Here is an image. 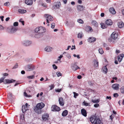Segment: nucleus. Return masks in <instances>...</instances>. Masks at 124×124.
I'll use <instances>...</instances> for the list:
<instances>
[{
	"mask_svg": "<svg viewBox=\"0 0 124 124\" xmlns=\"http://www.w3.org/2000/svg\"><path fill=\"white\" fill-rule=\"evenodd\" d=\"M89 119L92 124H102L103 123L100 119L96 116L95 115H92L90 117Z\"/></svg>",
	"mask_w": 124,
	"mask_h": 124,
	"instance_id": "obj_1",
	"label": "nucleus"
},
{
	"mask_svg": "<svg viewBox=\"0 0 124 124\" xmlns=\"http://www.w3.org/2000/svg\"><path fill=\"white\" fill-rule=\"evenodd\" d=\"M45 106V104L41 102L37 104L36 106L34 108V111L38 114H40L41 112V110Z\"/></svg>",
	"mask_w": 124,
	"mask_h": 124,
	"instance_id": "obj_2",
	"label": "nucleus"
},
{
	"mask_svg": "<svg viewBox=\"0 0 124 124\" xmlns=\"http://www.w3.org/2000/svg\"><path fill=\"white\" fill-rule=\"evenodd\" d=\"M45 31L44 28L41 26L37 27L35 30V31L36 32H38L39 33H41L44 32Z\"/></svg>",
	"mask_w": 124,
	"mask_h": 124,
	"instance_id": "obj_3",
	"label": "nucleus"
},
{
	"mask_svg": "<svg viewBox=\"0 0 124 124\" xmlns=\"http://www.w3.org/2000/svg\"><path fill=\"white\" fill-rule=\"evenodd\" d=\"M44 17L46 18V22L47 23H49L50 21H52L53 20V18L51 15L47 14L44 15Z\"/></svg>",
	"mask_w": 124,
	"mask_h": 124,
	"instance_id": "obj_4",
	"label": "nucleus"
},
{
	"mask_svg": "<svg viewBox=\"0 0 124 124\" xmlns=\"http://www.w3.org/2000/svg\"><path fill=\"white\" fill-rule=\"evenodd\" d=\"M61 110L60 108L56 105H54L52 106L51 110L53 111H59Z\"/></svg>",
	"mask_w": 124,
	"mask_h": 124,
	"instance_id": "obj_5",
	"label": "nucleus"
},
{
	"mask_svg": "<svg viewBox=\"0 0 124 124\" xmlns=\"http://www.w3.org/2000/svg\"><path fill=\"white\" fill-rule=\"evenodd\" d=\"M34 66L32 64H29L26 66L25 69L27 71L32 70L34 69Z\"/></svg>",
	"mask_w": 124,
	"mask_h": 124,
	"instance_id": "obj_6",
	"label": "nucleus"
},
{
	"mask_svg": "<svg viewBox=\"0 0 124 124\" xmlns=\"http://www.w3.org/2000/svg\"><path fill=\"white\" fill-rule=\"evenodd\" d=\"M49 117V115L47 113L44 114L42 115V119L43 121H46L48 119Z\"/></svg>",
	"mask_w": 124,
	"mask_h": 124,
	"instance_id": "obj_7",
	"label": "nucleus"
},
{
	"mask_svg": "<svg viewBox=\"0 0 124 124\" xmlns=\"http://www.w3.org/2000/svg\"><path fill=\"white\" fill-rule=\"evenodd\" d=\"M111 38L114 39L115 40L118 37V33L116 32H114L111 35Z\"/></svg>",
	"mask_w": 124,
	"mask_h": 124,
	"instance_id": "obj_8",
	"label": "nucleus"
},
{
	"mask_svg": "<svg viewBox=\"0 0 124 124\" xmlns=\"http://www.w3.org/2000/svg\"><path fill=\"white\" fill-rule=\"evenodd\" d=\"M59 104L60 105L62 106H63L64 105V102L63 101V99L62 97L59 98Z\"/></svg>",
	"mask_w": 124,
	"mask_h": 124,
	"instance_id": "obj_9",
	"label": "nucleus"
},
{
	"mask_svg": "<svg viewBox=\"0 0 124 124\" xmlns=\"http://www.w3.org/2000/svg\"><path fill=\"white\" fill-rule=\"evenodd\" d=\"M119 85L117 84H115L112 85V88L114 90H117L119 89Z\"/></svg>",
	"mask_w": 124,
	"mask_h": 124,
	"instance_id": "obj_10",
	"label": "nucleus"
},
{
	"mask_svg": "<svg viewBox=\"0 0 124 124\" xmlns=\"http://www.w3.org/2000/svg\"><path fill=\"white\" fill-rule=\"evenodd\" d=\"M15 80L13 79L9 80L5 79L4 80V82L5 84H9L12 83L14 82Z\"/></svg>",
	"mask_w": 124,
	"mask_h": 124,
	"instance_id": "obj_11",
	"label": "nucleus"
},
{
	"mask_svg": "<svg viewBox=\"0 0 124 124\" xmlns=\"http://www.w3.org/2000/svg\"><path fill=\"white\" fill-rule=\"evenodd\" d=\"M23 43L24 46H27L30 45L31 43V42L29 41L26 40L23 41Z\"/></svg>",
	"mask_w": 124,
	"mask_h": 124,
	"instance_id": "obj_12",
	"label": "nucleus"
},
{
	"mask_svg": "<svg viewBox=\"0 0 124 124\" xmlns=\"http://www.w3.org/2000/svg\"><path fill=\"white\" fill-rule=\"evenodd\" d=\"M85 29L88 32H92L93 31V30L92 27L88 26H87L85 27Z\"/></svg>",
	"mask_w": 124,
	"mask_h": 124,
	"instance_id": "obj_13",
	"label": "nucleus"
},
{
	"mask_svg": "<svg viewBox=\"0 0 124 124\" xmlns=\"http://www.w3.org/2000/svg\"><path fill=\"white\" fill-rule=\"evenodd\" d=\"M25 2L28 5H31L33 4V1L31 0H25Z\"/></svg>",
	"mask_w": 124,
	"mask_h": 124,
	"instance_id": "obj_14",
	"label": "nucleus"
},
{
	"mask_svg": "<svg viewBox=\"0 0 124 124\" xmlns=\"http://www.w3.org/2000/svg\"><path fill=\"white\" fill-rule=\"evenodd\" d=\"M61 6V3L60 2H57L55 3L54 5V7H55L56 8H58Z\"/></svg>",
	"mask_w": 124,
	"mask_h": 124,
	"instance_id": "obj_15",
	"label": "nucleus"
},
{
	"mask_svg": "<svg viewBox=\"0 0 124 124\" xmlns=\"http://www.w3.org/2000/svg\"><path fill=\"white\" fill-rule=\"evenodd\" d=\"M106 24L107 25H111L112 23L113 22L112 20L110 19L107 20L105 22Z\"/></svg>",
	"mask_w": 124,
	"mask_h": 124,
	"instance_id": "obj_16",
	"label": "nucleus"
},
{
	"mask_svg": "<svg viewBox=\"0 0 124 124\" xmlns=\"http://www.w3.org/2000/svg\"><path fill=\"white\" fill-rule=\"evenodd\" d=\"M96 40V39L95 38L92 37L89 38L88 39V41L90 43L94 42Z\"/></svg>",
	"mask_w": 124,
	"mask_h": 124,
	"instance_id": "obj_17",
	"label": "nucleus"
},
{
	"mask_svg": "<svg viewBox=\"0 0 124 124\" xmlns=\"http://www.w3.org/2000/svg\"><path fill=\"white\" fill-rule=\"evenodd\" d=\"M81 113L82 114L85 116H87L86 111L85 110L84 108L82 109L81 110Z\"/></svg>",
	"mask_w": 124,
	"mask_h": 124,
	"instance_id": "obj_18",
	"label": "nucleus"
},
{
	"mask_svg": "<svg viewBox=\"0 0 124 124\" xmlns=\"http://www.w3.org/2000/svg\"><path fill=\"white\" fill-rule=\"evenodd\" d=\"M118 27L119 28H122L124 26V23L122 21L118 22L117 23Z\"/></svg>",
	"mask_w": 124,
	"mask_h": 124,
	"instance_id": "obj_19",
	"label": "nucleus"
},
{
	"mask_svg": "<svg viewBox=\"0 0 124 124\" xmlns=\"http://www.w3.org/2000/svg\"><path fill=\"white\" fill-rule=\"evenodd\" d=\"M124 56V55L123 54H121L118 57V60L119 62H120Z\"/></svg>",
	"mask_w": 124,
	"mask_h": 124,
	"instance_id": "obj_20",
	"label": "nucleus"
},
{
	"mask_svg": "<svg viewBox=\"0 0 124 124\" xmlns=\"http://www.w3.org/2000/svg\"><path fill=\"white\" fill-rule=\"evenodd\" d=\"M28 109V108L27 107V105L26 106H25L23 105L22 107V110L23 113H24Z\"/></svg>",
	"mask_w": 124,
	"mask_h": 124,
	"instance_id": "obj_21",
	"label": "nucleus"
},
{
	"mask_svg": "<svg viewBox=\"0 0 124 124\" xmlns=\"http://www.w3.org/2000/svg\"><path fill=\"white\" fill-rule=\"evenodd\" d=\"M16 30L17 29L15 27H13L10 30V33H13L16 32Z\"/></svg>",
	"mask_w": 124,
	"mask_h": 124,
	"instance_id": "obj_22",
	"label": "nucleus"
},
{
	"mask_svg": "<svg viewBox=\"0 0 124 124\" xmlns=\"http://www.w3.org/2000/svg\"><path fill=\"white\" fill-rule=\"evenodd\" d=\"M109 11L110 12L113 14H115L116 13V12L115 9L113 8H110Z\"/></svg>",
	"mask_w": 124,
	"mask_h": 124,
	"instance_id": "obj_23",
	"label": "nucleus"
},
{
	"mask_svg": "<svg viewBox=\"0 0 124 124\" xmlns=\"http://www.w3.org/2000/svg\"><path fill=\"white\" fill-rule=\"evenodd\" d=\"M72 69L73 70L75 71L77 69H80V68L77 65L74 64L72 67Z\"/></svg>",
	"mask_w": 124,
	"mask_h": 124,
	"instance_id": "obj_24",
	"label": "nucleus"
},
{
	"mask_svg": "<svg viewBox=\"0 0 124 124\" xmlns=\"http://www.w3.org/2000/svg\"><path fill=\"white\" fill-rule=\"evenodd\" d=\"M91 23L93 25L97 27L98 26L97 23L95 20H92V22Z\"/></svg>",
	"mask_w": 124,
	"mask_h": 124,
	"instance_id": "obj_25",
	"label": "nucleus"
},
{
	"mask_svg": "<svg viewBox=\"0 0 124 124\" xmlns=\"http://www.w3.org/2000/svg\"><path fill=\"white\" fill-rule=\"evenodd\" d=\"M68 113L67 110H65L63 111L62 114V115L63 116H66Z\"/></svg>",
	"mask_w": 124,
	"mask_h": 124,
	"instance_id": "obj_26",
	"label": "nucleus"
},
{
	"mask_svg": "<svg viewBox=\"0 0 124 124\" xmlns=\"http://www.w3.org/2000/svg\"><path fill=\"white\" fill-rule=\"evenodd\" d=\"M94 65L95 67H98V61L97 60L95 59L94 60Z\"/></svg>",
	"mask_w": 124,
	"mask_h": 124,
	"instance_id": "obj_27",
	"label": "nucleus"
},
{
	"mask_svg": "<svg viewBox=\"0 0 124 124\" xmlns=\"http://www.w3.org/2000/svg\"><path fill=\"white\" fill-rule=\"evenodd\" d=\"M52 49V48L51 47H50L48 46L46 47L45 49V51L47 52H49L51 51Z\"/></svg>",
	"mask_w": 124,
	"mask_h": 124,
	"instance_id": "obj_28",
	"label": "nucleus"
},
{
	"mask_svg": "<svg viewBox=\"0 0 124 124\" xmlns=\"http://www.w3.org/2000/svg\"><path fill=\"white\" fill-rule=\"evenodd\" d=\"M63 54H64L68 58L70 59L71 58V56L70 54H69L68 53H66V52H64Z\"/></svg>",
	"mask_w": 124,
	"mask_h": 124,
	"instance_id": "obj_29",
	"label": "nucleus"
},
{
	"mask_svg": "<svg viewBox=\"0 0 124 124\" xmlns=\"http://www.w3.org/2000/svg\"><path fill=\"white\" fill-rule=\"evenodd\" d=\"M101 26V27L103 29H105L107 27V25L102 23L100 24Z\"/></svg>",
	"mask_w": 124,
	"mask_h": 124,
	"instance_id": "obj_30",
	"label": "nucleus"
},
{
	"mask_svg": "<svg viewBox=\"0 0 124 124\" xmlns=\"http://www.w3.org/2000/svg\"><path fill=\"white\" fill-rule=\"evenodd\" d=\"M77 8L78 10L80 11L83 10L84 9L83 6L81 5L78 6L77 7Z\"/></svg>",
	"mask_w": 124,
	"mask_h": 124,
	"instance_id": "obj_31",
	"label": "nucleus"
},
{
	"mask_svg": "<svg viewBox=\"0 0 124 124\" xmlns=\"http://www.w3.org/2000/svg\"><path fill=\"white\" fill-rule=\"evenodd\" d=\"M42 34H40V33L36 34L35 35V37L37 38H40V37H42Z\"/></svg>",
	"mask_w": 124,
	"mask_h": 124,
	"instance_id": "obj_32",
	"label": "nucleus"
},
{
	"mask_svg": "<svg viewBox=\"0 0 124 124\" xmlns=\"http://www.w3.org/2000/svg\"><path fill=\"white\" fill-rule=\"evenodd\" d=\"M102 69L103 70V72H104L106 74L107 73L108 69L106 66H105L103 67L102 68Z\"/></svg>",
	"mask_w": 124,
	"mask_h": 124,
	"instance_id": "obj_33",
	"label": "nucleus"
},
{
	"mask_svg": "<svg viewBox=\"0 0 124 124\" xmlns=\"http://www.w3.org/2000/svg\"><path fill=\"white\" fill-rule=\"evenodd\" d=\"M12 93L10 92H9L8 94V99H12Z\"/></svg>",
	"mask_w": 124,
	"mask_h": 124,
	"instance_id": "obj_34",
	"label": "nucleus"
},
{
	"mask_svg": "<svg viewBox=\"0 0 124 124\" xmlns=\"http://www.w3.org/2000/svg\"><path fill=\"white\" fill-rule=\"evenodd\" d=\"M26 10L23 9H19L18 10V12L20 13L23 14L26 13Z\"/></svg>",
	"mask_w": 124,
	"mask_h": 124,
	"instance_id": "obj_35",
	"label": "nucleus"
},
{
	"mask_svg": "<svg viewBox=\"0 0 124 124\" xmlns=\"http://www.w3.org/2000/svg\"><path fill=\"white\" fill-rule=\"evenodd\" d=\"M83 35L82 33H79L78 34V38H81Z\"/></svg>",
	"mask_w": 124,
	"mask_h": 124,
	"instance_id": "obj_36",
	"label": "nucleus"
},
{
	"mask_svg": "<svg viewBox=\"0 0 124 124\" xmlns=\"http://www.w3.org/2000/svg\"><path fill=\"white\" fill-rule=\"evenodd\" d=\"M99 52L101 54H102L104 53L103 49L102 48H100L98 50Z\"/></svg>",
	"mask_w": 124,
	"mask_h": 124,
	"instance_id": "obj_37",
	"label": "nucleus"
},
{
	"mask_svg": "<svg viewBox=\"0 0 124 124\" xmlns=\"http://www.w3.org/2000/svg\"><path fill=\"white\" fill-rule=\"evenodd\" d=\"M77 22L83 24L84 23L83 21L81 19H78L77 21Z\"/></svg>",
	"mask_w": 124,
	"mask_h": 124,
	"instance_id": "obj_38",
	"label": "nucleus"
},
{
	"mask_svg": "<svg viewBox=\"0 0 124 124\" xmlns=\"http://www.w3.org/2000/svg\"><path fill=\"white\" fill-rule=\"evenodd\" d=\"M100 101V100L99 99H97L96 100H92V101L94 103H98Z\"/></svg>",
	"mask_w": 124,
	"mask_h": 124,
	"instance_id": "obj_39",
	"label": "nucleus"
},
{
	"mask_svg": "<svg viewBox=\"0 0 124 124\" xmlns=\"http://www.w3.org/2000/svg\"><path fill=\"white\" fill-rule=\"evenodd\" d=\"M73 93L74 94V97L75 98H76L79 95V94L78 93H77L75 92H73Z\"/></svg>",
	"mask_w": 124,
	"mask_h": 124,
	"instance_id": "obj_40",
	"label": "nucleus"
},
{
	"mask_svg": "<svg viewBox=\"0 0 124 124\" xmlns=\"http://www.w3.org/2000/svg\"><path fill=\"white\" fill-rule=\"evenodd\" d=\"M120 91L122 93H124V86H122L120 88Z\"/></svg>",
	"mask_w": 124,
	"mask_h": 124,
	"instance_id": "obj_41",
	"label": "nucleus"
},
{
	"mask_svg": "<svg viewBox=\"0 0 124 124\" xmlns=\"http://www.w3.org/2000/svg\"><path fill=\"white\" fill-rule=\"evenodd\" d=\"M34 75H32L31 76L27 77V78L29 79H33L34 78Z\"/></svg>",
	"mask_w": 124,
	"mask_h": 124,
	"instance_id": "obj_42",
	"label": "nucleus"
},
{
	"mask_svg": "<svg viewBox=\"0 0 124 124\" xmlns=\"http://www.w3.org/2000/svg\"><path fill=\"white\" fill-rule=\"evenodd\" d=\"M84 105L86 106H90V104L87 103L85 101H84L83 103Z\"/></svg>",
	"mask_w": 124,
	"mask_h": 124,
	"instance_id": "obj_43",
	"label": "nucleus"
},
{
	"mask_svg": "<svg viewBox=\"0 0 124 124\" xmlns=\"http://www.w3.org/2000/svg\"><path fill=\"white\" fill-rule=\"evenodd\" d=\"M56 74L58 77L60 76H61L62 75V74L59 71L57 72Z\"/></svg>",
	"mask_w": 124,
	"mask_h": 124,
	"instance_id": "obj_44",
	"label": "nucleus"
},
{
	"mask_svg": "<svg viewBox=\"0 0 124 124\" xmlns=\"http://www.w3.org/2000/svg\"><path fill=\"white\" fill-rule=\"evenodd\" d=\"M53 67L54 69V70L57 69V67L55 64L53 65Z\"/></svg>",
	"mask_w": 124,
	"mask_h": 124,
	"instance_id": "obj_45",
	"label": "nucleus"
},
{
	"mask_svg": "<svg viewBox=\"0 0 124 124\" xmlns=\"http://www.w3.org/2000/svg\"><path fill=\"white\" fill-rule=\"evenodd\" d=\"M55 26V23H52L51 24V27L52 29H53L54 28Z\"/></svg>",
	"mask_w": 124,
	"mask_h": 124,
	"instance_id": "obj_46",
	"label": "nucleus"
},
{
	"mask_svg": "<svg viewBox=\"0 0 124 124\" xmlns=\"http://www.w3.org/2000/svg\"><path fill=\"white\" fill-rule=\"evenodd\" d=\"M9 5V2H6L4 4V5L6 6H8Z\"/></svg>",
	"mask_w": 124,
	"mask_h": 124,
	"instance_id": "obj_47",
	"label": "nucleus"
},
{
	"mask_svg": "<svg viewBox=\"0 0 124 124\" xmlns=\"http://www.w3.org/2000/svg\"><path fill=\"white\" fill-rule=\"evenodd\" d=\"M22 19H21L19 21V22H21V23H22V24L23 25H24V21L22 20Z\"/></svg>",
	"mask_w": 124,
	"mask_h": 124,
	"instance_id": "obj_48",
	"label": "nucleus"
},
{
	"mask_svg": "<svg viewBox=\"0 0 124 124\" xmlns=\"http://www.w3.org/2000/svg\"><path fill=\"white\" fill-rule=\"evenodd\" d=\"M18 23L17 22H16L14 23V26H17L18 25Z\"/></svg>",
	"mask_w": 124,
	"mask_h": 124,
	"instance_id": "obj_49",
	"label": "nucleus"
},
{
	"mask_svg": "<svg viewBox=\"0 0 124 124\" xmlns=\"http://www.w3.org/2000/svg\"><path fill=\"white\" fill-rule=\"evenodd\" d=\"M113 96L115 97H117L118 96V94L117 93H116L114 94Z\"/></svg>",
	"mask_w": 124,
	"mask_h": 124,
	"instance_id": "obj_50",
	"label": "nucleus"
},
{
	"mask_svg": "<svg viewBox=\"0 0 124 124\" xmlns=\"http://www.w3.org/2000/svg\"><path fill=\"white\" fill-rule=\"evenodd\" d=\"M94 106V107L97 108L99 106V105L97 103L95 104Z\"/></svg>",
	"mask_w": 124,
	"mask_h": 124,
	"instance_id": "obj_51",
	"label": "nucleus"
},
{
	"mask_svg": "<svg viewBox=\"0 0 124 124\" xmlns=\"http://www.w3.org/2000/svg\"><path fill=\"white\" fill-rule=\"evenodd\" d=\"M18 67V65L17 64H16L15 65L14 67L12 69H16Z\"/></svg>",
	"mask_w": 124,
	"mask_h": 124,
	"instance_id": "obj_52",
	"label": "nucleus"
},
{
	"mask_svg": "<svg viewBox=\"0 0 124 124\" xmlns=\"http://www.w3.org/2000/svg\"><path fill=\"white\" fill-rule=\"evenodd\" d=\"M24 96L26 97H29L28 95L26 93V92H24Z\"/></svg>",
	"mask_w": 124,
	"mask_h": 124,
	"instance_id": "obj_53",
	"label": "nucleus"
},
{
	"mask_svg": "<svg viewBox=\"0 0 124 124\" xmlns=\"http://www.w3.org/2000/svg\"><path fill=\"white\" fill-rule=\"evenodd\" d=\"M63 57V56L61 55L60 56L58 57V61H60V59Z\"/></svg>",
	"mask_w": 124,
	"mask_h": 124,
	"instance_id": "obj_54",
	"label": "nucleus"
},
{
	"mask_svg": "<svg viewBox=\"0 0 124 124\" xmlns=\"http://www.w3.org/2000/svg\"><path fill=\"white\" fill-rule=\"evenodd\" d=\"M42 6H43V7H45L46 8L47 7V5L46 4H45V3H42Z\"/></svg>",
	"mask_w": 124,
	"mask_h": 124,
	"instance_id": "obj_55",
	"label": "nucleus"
},
{
	"mask_svg": "<svg viewBox=\"0 0 124 124\" xmlns=\"http://www.w3.org/2000/svg\"><path fill=\"white\" fill-rule=\"evenodd\" d=\"M4 17L3 16H0V18L1 19L2 21H4L3 18Z\"/></svg>",
	"mask_w": 124,
	"mask_h": 124,
	"instance_id": "obj_56",
	"label": "nucleus"
},
{
	"mask_svg": "<svg viewBox=\"0 0 124 124\" xmlns=\"http://www.w3.org/2000/svg\"><path fill=\"white\" fill-rule=\"evenodd\" d=\"M50 87L51 88V89H52L54 87V86L53 85H51Z\"/></svg>",
	"mask_w": 124,
	"mask_h": 124,
	"instance_id": "obj_57",
	"label": "nucleus"
},
{
	"mask_svg": "<svg viewBox=\"0 0 124 124\" xmlns=\"http://www.w3.org/2000/svg\"><path fill=\"white\" fill-rule=\"evenodd\" d=\"M4 79V78H1L0 80V83L3 82Z\"/></svg>",
	"mask_w": 124,
	"mask_h": 124,
	"instance_id": "obj_58",
	"label": "nucleus"
},
{
	"mask_svg": "<svg viewBox=\"0 0 124 124\" xmlns=\"http://www.w3.org/2000/svg\"><path fill=\"white\" fill-rule=\"evenodd\" d=\"M76 49V47L75 46H72V47L71 48V49L72 50L73 49Z\"/></svg>",
	"mask_w": 124,
	"mask_h": 124,
	"instance_id": "obj_59",
	"label": "nucleus"
},
{
	"mask_svg": "<svg viewBox=\"0 0 124 124\" xmlns=\"http://www.w3.org/2000/svg\"><path fill=\"white\" fill-rule=\"evenodd\" d=\"M61 89H58L56 90V91L57 92H60L61 91Z\"/></svg>",
	"mask_w": 124,
	"mask_h": 124,
	"instance_id": "obj_60",
	"label": "nucleus"
},
{
	"mask_svg": "<svg viewBox=\"0 0 124 124\" xmlns=\"http://www.w3.org/2000/svg\"><path fill=\"white\" fill-rule=\"evenodd\" d=\"M4 29V27L1 25H0V30H3Z\"/></svg>",
	"mask_w": 124,
	"mask_h": 124,
	"instance_id": "obj_61",
	"label": "nucleus"
},
{
	"mask_svg": "<svg viewBox=\"0 0 124 124\" xmlns=\"http://www.w3.org/2000/svg\"><path fill=\"white\" fill-rule=\"evenodd\" d=\"M82 78V76L81 75H78L77 76V78L79 79H81Z\"/></svg>",
	"mask_w": 124,
	"mask_h": 124,
	"instance_id": "obj_62",
	"label": "nucleus"
},
{
	"mask_svg": "<svg viewBox=\"0 0 124 124\" xmlns=\"http://www.w3.org/2000/svg\"><path fill=\"white\" fill-rule=\"evenodd\" d=\"M21 118L22 119H24V116L23 115H21L20 116Z\"/></svg>",
	"mask_w": 124,
	"mask_h": 124,
	"instance_id": "obj_63",
	"label": "nucleus"
},
{
	"mask_svg": "<svg viewBox=\"0 0 124 124\" xmlns=\"http://www.w3.org/2000/svg\"><path fill=\"white\" fill-rule=\"evenodd\" d=\"M106 98L108 99H109L110 100L111 99V97L110 96L108 97V96H107L106 97Z\"/></svg>",
	"mask_w": 124,
	"mask_h": 124,
	"instance_id": "obj_64",
	"label": "nucleus"
}]
</instances>
